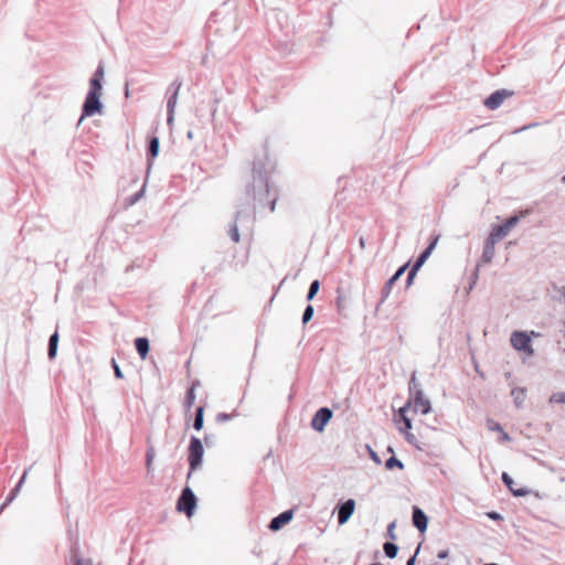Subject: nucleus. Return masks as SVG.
<instances>
[{
  "instance_id": "obj_1",
  "label": "nucleus",
  "mask_w": 565,
  "mask_h": 565,
  "mask_svg": "<svg viewBox=\"0 0 565 565\" xmlns=\"http://www.w3.org/2000/svg\"><path fill=\"white\" fill-rule=\"evenodd\" d=\"M275 164L269 160L267 153L264 158L255 159L252 168V182L246 185V194L258 203L259 206H268L275 211L278 194L270 183V175Z\"/></svg>"
},
{
  "instance_id": "obj_2",
  "label": "nucleus",
  "mask_w": 565,
  "mask_h": 565,
  "mask_svg": "<svg viewBox=\"0 0 565 565\" xmlns=\"http://www.w3.org/2000/svg\"><path fill=\"white\" fill-rule=\"evenodd\" d=\"M405 405H408V408L413 406L414 412H419L422 415L431 412V403L425 397L422 384L416 379V372H413L408 382V399Z\"/></svg>"
},
{
  "instance_id": "obj_3",
  "label": "nucleus",
  "mask_w": 565,
  "mask_h": 565,
  "mask_svg": "<svg viewBox=\"0 0 565 565\" xmlns=\"http://www.w3.org/2000/svg\"><path fill=\"white\" fill-rule=\"evenodd\" d=\"M204 456V447L202 440L196 436H191L189 447H188V462H189V473L188 478H190L192 471L199 469L202 465Z\"/></svg>"
},
{
  "instance_id": "obj_4",
  "label": "nucleus",
  "mask_w": 565,
  "mask_h": 565,
  "mask_svg": "<svg viewBox=\"0 0 565 565\" xmlns=\"http://www.w3.org/2000/svg\"><path fill=\"white\" fill-rule=\"evenodd\" d=\"M102 95L95 93H87L85 100L82 105V115L78 120V125L86 118L92 117L94 115H102L104 105L100 100Z\"/></svg>"
},
{
  "instance_id": "obj_5",
  "label": "nucleus",
  "mask_w": 565,
  "mask_h": 565,
  "mask_svg": "<svg viewBox=\"0 0 565 565\" xmlns=\"http://www.w3.org/2000/svg\"><path fill=\"white\" fill-rule=\"evenodd\" d=\"M196 504L198 499L192 489L190 487L183 488L177 501V510L190 518L194 514Z\"/></svg>"
},
{
  "instance_id": "obj_6",
  "label": "nucleus",
  "mask_w": 565,
  "mask_h": 565,
  "mask_svg": "<svg viewBox=\"0 0 565 565\" xmlns=\"http://www.w3.org/2000/svg\"><path fill=\"white\" fill-rule=\"evenodd\" d=\"M182 79L177 77L167 89V124L171 125L174 118V109L178 103V96L182 86Z\"/></svg>"
},
{
  "instance_id": "obj_7",
  "label": "nucleus",
  "mask_w": 565,
  "mask_h": 565,
  "mask_svg": "<svg viewBox=\"0 0 565 565\" xmlns=\"http://www.w3.org/2000/svg\"><path fill=\"white\" fill-rule=\"evenodd\" d=\"M252 221V210L249 207L236 211L233 223L230 225L228 230L230 237L233 242L238 243L241 239L238 225L244 226L245 224H250Z\"/></svg>"
},
{
  "instance_id": "obj_8",
  "label": "nucleus",
  "mask_w": 565,
  "mask_h": 565,
  "mask_svg": "<svg viewBox=\"0 0 565 565\" xmlns=\"http://www.w3.org/2000/svg\"><path fill=\"white\" fill-rule=\"evenodd\" d=\"M511 345L519 352H524L529 355L534 353L532 348L531 337L525 331H513L510 338Z\"/></svg>"
},
{
  "instance_id": "obj_9",
  "label": "nucleus",
  "mask_w": 565,
  "mask_h": 565,
  "mask_svg": "<svg viewBox=\"0 0 565 565\" xmlns=\"http://www.w3.org/2000/svg\"><path fill=\"white\" fill-rule=\"evenodd\" d=\"M355 505L356 503L354 499H347L337 503L334 513L337 514L339 525H344L349 522L355 511Z\"/></svg>"
},
{
  "instance_id": "obj_10",
  "label": "nucleus",
  "mask_w": 565,
  "mask_h": 565,
  "mask_svg": "<svg viewBox=\"0 0 565 565\" xmlns=\"http://www.w3.org/2000/svg\"><path fill=\"white\" fill-rule=\"evenodd\" d=\"M333 417V411L327 406L320 407L312 416L310 426L313 430L322 433Z\"/></svg>"
},
{
  "instance_id": "obj_11",
  "label": "nucleus",
  "mask_w": 565,
  "mask_h": 565,
  "mask_svg": "<svg viewBox=\"0 0 565 565\" xmlns=\"http://www.w3.org/2000/svg\"><path fill=\"white\" fill-rule=\"evenodd\" d=\"M513 95L512 90L509 89H497L493 93H491L483 102V105L491 110L498 109L505 98Z\"/></svg>"
},
{
  "instance_id": "obj_12",
  "label": "nucleus",
  "mask_w": 565,
  "mask_h": 565,
  "mask_svg": "<svg viewBox=\"0 0 565 565\" xmlns=\"http://www.w3.org/2000/svg\"><path fill=\"white\" fill-rule=\"evenodd\" d=\"M408 267V263L402 265L390 278L388 280L385 282L382 291H381V300L379 302L377 306H380L381 303H383L390 296L391 294V290L393 288V286L396 284L397 280H399V278L404 275V273L406 271Z\"/></svg>"
},
{
  "instance_id": "obj_13",
  "label": "nucleus",
  "mask_w": 565,
  "mask_h": 565,
  "mask_svg": "<svg viewBox=\"0 0 565 565\" xmlns=\"http://www.w3.org/2000/svg\"><path fill=\"white\" fill-rule=\"evenodd\" d=\"M104 75H105V67H104V63L100 61L94 72L93 76L89 79L88 93H95V94L102 95Z\"/></svg>"
},
{
  "instance_id": "obj_14",
  "label": "nucleus",
  "mask_w": 565,
  "mask_h": 565,
  "mask_svg": "<svg viewBox=\"0 0 565 565\" xmlns=\"http://www.w3.org/2000/svg\"><path fill=\"white\" fill-rule=\"evenodd\" d=\"M294 510L292 509H289V510H286L281 513H279L278 515L274 516L269 524H268V529L273 532H277L279 530H281L285 525H287L289 522H291L292 518H294Z\"/></svg>"
},
{
  "instance_id": "obj_15",
  "label": "nucleus",
  "mask_w": 565,
  "mask_h": 565,
  "mask_svg": "<svg viewBox=\"0 0 565 565\" xmlns=\"http://www.w3.org/2000/svg\"><path fill=\"white\" fill-rule=\"evenodd\" d=\"M412 522L413 525L424 534L427 531L428 526V516L427 514L417 505H413L412 508Z\"/></svg>"
},
{
  "instance_id": "obj_16",
  "label": "nucleus",
  "mask_w": 565,
  "mask_h": 565,
  "mask_svg": "<svg viewBox=\"0 0 565 565\" xmlns=\"http://www.w3.org/2000/svg\"><path fill=\"white\" fill-rule=\"evenodd\" d=\"M526 214L527 211L521 212L520 215H512L508 217L502 224L494 225V228L499 231V233L503 235V237H505L510 233V231L518 225L521 217H524Z\"/></svg>"
},
{
  "instance_id": "obj_17",
  "label": "nucleus",
  "mask_w": 565,
  "mask_h": 565,
  "mask_svg": "<svg viewBox=\"0 0 565 565\" xmlns=\"http://www.w3.org/2000/svg\"><path fill=\"white\" fill-rule=\"evenodd\" d=\"M501 480L509 491L516 498L525 497L530 493V490L525 487L514 488V480L508 472H502Z\"/></svg>"
},
{
  "instance_id": "obj_18",
  "label": "nucleus",
  "mask_w": 565,
  "mask_h": 565,
  "mask_svg": "<svg viewBox=\"0 0 565 565\" xmlns=\"http://www.w3.org/2000/svg\"><path fill=\"white\" fill-rule=\"evenodd\" d=\"M160 150V140L157 136H152L149 138L147 146V162L148 167L151 166L153 159H156L159 154Z\"/></svg>"
},
{
  "instance_id": "obj_19",
  "label": "nucleus",
  "mask_w": 565,
  "mask_h": 565,
  "mask_svg": "<svg viewBox=\"0 0 565 565\" xmlns=\"http://www.w3.org/2000/svg\"><path fill=\"white\" fill-rule=\"evenodd\" d=\"M135 348L141 360H145L150 351V342L146 337L135 339Z\"/></svg>"
},
{
  "instance_id": "obj_20",
  "label": "nucleus",
  "mask_w": 565,
  "mask_h": 565,
  "mask_svg": "<svg viewBox=\"0 0 565 565\" xmlns=\"http://www.w3.org/2000/svg\"><path fill=\"white\" fill-rule=\"evenodd\" d=\"M60 334L58 331L55 330L49 338L47 343V358L49 360H54L57 355Z\"/></svg>"
},
{
  "instance_id": "obj_21",
  "label": "nucleus",
  "mask_w": 565,
  "mask_h": 565,
  "mask_svg": "<svg viewBox=\"0 0 565 565\" xmlns=\"http://www.w3.org/2000/svg\"><path fill=\"white\" fill-rule=\"evenodd\" d=\"M487 427L489 430L498 431V434H500L499 441L509 443L512 440L510 435L507 431H504L500 423L494 422L493 419H488Z\"/></svg>"
},
{
  "instance_id": "obj_22",
  "label": "nucleus",
  "mask_w": 565,
  "mask_h": 565,
  "mask_svg": "<svg viewBox=\"0 0 565 565\" xmlns=\"http://www.w3.org/2000/svg\"><path fill=\"white\" fill-rule=\"evenodd\" d=\"M408 411V405H404L398 409V416L401 418V422L403 426H401L398 429L401 433L411 430L413 428L412 420L409 417H407L406 413Z\"/></svg>"
},
{
  "instance_id": "obj_23",
  "label": "nucleus",
  "mask_w": 565,
  "mask_h": 565,
  "mask_svg": "<svg viewBox=\"0 0 565 565\" xmlns=\"http://www.w3.org/2000/svg\"><path fill=\"white\" fill-rule=\"evenodd\" d=\"M495 254V245L484 241L483 250L481 255V262L489 264L492 262Z\"/></svg>"
},
{
  "instance_id": "obj_24",
  "label": "nucleus",
  "mask_w": 565,
  "mask_h": 565,
  "mask_svg": "<svg viewBox=\"0 0 565 565\" xmlns=\"http://www.w3.org/2000/svg\"><path fill=\"white\" fill-rule=\"evenodd\" d=\"M511 396L513 397L515 407L521 408L525 401L526 390L523 387H514L511 391Z\"/></svg>"
},
{
  "instance_id": "obj_25",
  "label": "nucleus",
  "mask_w": 565,
  "mask_h": 565,
  "mask_svg": "<svg viewBox=\"0 0 565 565\" xmlns=\"http://www.w3.org/2000/svg\"><path fill=\"white\" fill-rule=\"evenodd\" d=\"M387 450L394 454V450L391 446L387 448ZM404 467V463L395 455H392L390 458L385 460V468L387 470H393L395 468L403 470Z\"/></svg>"
},
{
  "instance_id": "obj_26",
  "label": "nucleus",
  "mask_w": 565,
  "mask_h": 565,
  "mask_svg": "<svg viewBox=\"0 0 565 565\" xmlns=\"http://www.w3.org/2000/svg\"><path fill=\"white\" fill-rule=\"evenodd\" d=\"M204 426V406L200 405L195 408V415L193 420V428L200 431Z\"/></svg>"
},
{
  "instance_id": "obj_27",
  "label": "nucleus",
  "mask_w": 565,
  "mask_h": 565,
  "mask_svg": "<svg viewBox=\"0 0 565 565\" xmlns=\"http://www.w3.org/2000/svg\"><path fill=\"white\" fill-rule=\"evenodd\" d=\"M72 562H73V565H93L92 559L83 558L79 555V551H78L77 546L72 547Z\"/></svg>"
},
{
  "instance_id": "obj_28",
  "label": "nucleus",
  "mask_w": 565,
  "mask_h": 565,
  "mask_svg": "<svg viewBox=\"0 0 565 565\" xmlns=\"http://www.w3.org/2000/svg\"><path fill=\"white\" fill-rule=\"evenodd\" d=\"M383 551H384L386 557L395 558L398 553V546L393 542H385L383 544Z\"/></svg>"
},
{
  "instance_id": "obj_29",
  "label": "nucleus",
  "mask_w": 565,
  "mask_h": 565,
  "mask_svg": "<svg viewBox=\"0 0 565 565\" xmlns=\"http://www.w3.org/2000/svg\"><path fill=\"white\" fill-rule=\"evenodd\" d=\"M195 392H193V387H189L185 392V397H184V408L185 411H190L195 402Z\"/></svg>"
},
{
  "instance_id": "obj_30",
  "label": "nucleus",
  "mask_w": 565,
  "mask_h": 565,
  "mask_svg": "<svg viewBox=\"0 0 565 565\" xmlns=\"http://www.w3.org/2000/svg\"><path fill=\"white\" fill-rule=\"evenodd\" d=\"M320 289V281L318 279H315L310 282L306 300L311 301L317 296L318 291Z\"/></svg>"
},
{
  "instance_id": "obj_31",
  "label": "nucleus",
  "mask_w": 565,
  "mask_h": 565,
  "mask_svg": "<svg viewBox=\"0 0 565 565\" xmlns=\"http://www.w3.org/2000/svg\"><path fill=\"white\" fill-rule=\"evenodd\" d=\"M430 255H431V252H429L426 248L423 249L420 252V254L417 256V258L413 265L416 266V268H422V266L426 263V260L429 258Z\"/></svg>"
},
{
  "instance_id": "obj_32",
  "label": "nucleus",
  "mask_w": 565,
  "mask_h": 565,
  "mask_svg": "<svg viewBox=\"0 0 565 565\" xmlns=\"http://www.w3.org/2000/svg\"><path fill=\"white\" fill-rule=\"evenodd\" d=\"M32 468V466H30L28 469H25L20 478V480L18 481V483L15 484V487L10 491L12 495L17 497L26 479V476H28V472L29 470Z\"/></svg>"
},
{
  "instance_id": "obj_33",
  "label": "nucleus",
  "mask_w": 565,
  "mask_h": 565,
  "mask_svg": "<svg viewBox=\"0 0 565 565\" xmlns=\"http://www.w3.org/2000/svg\"><path fill=\"white\" fill-rule=\"evenodd\" d=\"M315 308L312 305H307V307L303 310L301 321L303 324H307L313 317Z\"/></svg>"
},
{
  "instance_id": "obj_34",
  "label": "nucleus",
  "mask_w": 565,
  "mask_h": 565,
  "mask_svg": "<svg viewBox=\"0 0 565 565\" xmlns=\"http://www.w3.org/2000/svg\"><path fill=\"white\" fill-rule=\"evenodd\" d=\"M550 404H565V392L553 393L548 398Z\"/></svg>"
},
{
  "instance_id": "obj_35",
  "label": "nucleus",
  "mask_w": 565,
  "mask_h": 565,
  "mask_svg": "<svg viewBox=\"0 0 565 565\" xmlns=\"http://www.w3.org/2000/svg\"><path fill=\"white\" fill-rule=\"evenodd\" d=\"M502 238H504L503 235H501L493 226L486 241L495 245Z\"/></svg>"
},
{
  "instance_id": "obj_36",
  "label": "nucleus",
  "mask_w": 565,
  "mask_h": 565,
  "mask_svg": "<svg viewBox=\"0 0 565 565\" xmlns=\"http://www.w3.org/2000/svg\"><path fill=\"white\" fill-rule=\"evenodd\" d=\"M420 268H416V266L412 265L411 269L408 270L407 277H406V286L409 287L413 284L414 278L417 275V271Z\"/></svg>"
},
{
  "instance_id": "obj_37",
  "label": "nucleus",
  "mask_w": 565,
  "mask_h": 565,
  "mask_svg": "<svg viewBox=\"0 0 565 565\" xmlns=\"http://www.w3.org/2000/svg\"><path fill=\"white\" fill-rule=\"evenodd\" d=\"M110 364L114 370L115 377L119 379V380L124 379V373H122L120 366L118 365L117 361L114 358L111 359Z\"/></svg>"
},
{
  "instance_id": "obj_38",
  "label": "nucleus",
  "mask_w": 565,
  "mask_h": 565,
  "mask_svg": "<svg viewBox=\"0 0 565 565\" xmlns=\"http://www.w3.org/2000/svg\"><path fill=\"white\" fill-rule=\"evenodd\" d=\"M153 458H154V448L149 447L146 451V466H147L148 470H150V468H151Z\"/></svg>"
},
{
  "instance_id": "obj_39",
  "label": "nucleus",
  "mask_w": 565,
  "mask_h": 565,
  "mask_svg": "<svg viewBox=\"0 0 565 565\" xmlns=\"http://www.w3.org/2000/svg\"><path fill=\"white\" fill-rule=\"evenodd\" d=\"M439 237H440L439 234H431L429 244L425 248L433 253V250L435 249V247L439 241Z\"/></svg>"
},
{
  "instance_id": "obj_40",
  "label": "nucleus",
  "mask_w": 565,
  "mask_h": 565,
  "mask_svg": "<svg viewBox=\"0 0 565 565\" xmlns=\"http://www.w3.org/2000/svg\"><path fill=\"white\" fill-rule=\"evenodd\" d=\"M233 418V414L218 413L215 417L216 423L222 424Z\"/></svg>"
},
{
  "instance_id": "obj_41",
  "label": "nucleus",
  "mask_w": 565,
  "mask_h": 565,
  "mask_svg": "<svg viewBox=\"0 0 565 565\" xmlns=\"http://www.w3.org/2000/svg\"><path fill=\"white\" fill-rule=\"evenodd\" d=\"M395 527H396V521H393L387 525L386 534H387V537L391 540H396Z\"/></svg>"
},
{
  "instance_id": "obj_42",
  "label": "nucleus",
  "mask_w": 565,
  "mask_h": 565,
  "mask_svg": "<svg viewBox=\"0 0 565 565\" xmlns=\"http://www.w3.org/2000/svg\"><path fill=\"white\" fill-rule=\"evenodd\" d=\"M367 448V451H369V455H370V458L376 463V465H381L382 460L379 456V454L373 450L370 446H366Z\"/></svg>"
},
{
  "instance_id": "obj_43",
  "label": "nucleus",
  "mask_w": 565,
  "mask_h": 565,
  "mask_svg": "<svg viewBox=\"0 0 565 565\" xmlns=\"http://www.w3.org/2000/svg\"><path fill=\"white\" fill-rule=\"evenodd\" d=\"M345 298L341 295H338L337 297V308H338V311L341 313L345 310Z\"/></svg>"
},
{
  "instance_id": "obj_44",
  "label": "nucleus",
  "mask_w": 565,
  "mask_h": 565,
  "mask_svg": "<svg viewBox=\"0 0 565 565\" xmlns=\"http://www.w3.org/2000/svg\"><path fill=\"white\" fill-rule=\"evenodd\" d=\"M216 441V436L215 435H212V434H206L204 436V443L206 445V447H212Z\"/></svg>"
},
{
  "instance_id": "obj_45",
  "label": "nucleus",
  "mask_w": 565,
  "mask_h": 565,
  "mask_svg": "<svg viewBox=\"0 0 565 565\" xmlns=\"http://www.w3.org/2000/svg\"><path fill=\"white\" fill-rule=\"evenodd\" d=\"M145 189H140L138 192H136L134 195L129 198V203L135 204L137 201L140 200V198L143 195Z\"/></svg>"
},
{
  "instance_id": "obj_46",
  "label": "nucleus",
  "mask_w": 565,
  "mask_h": 565,
  "mask_svg": "<svg viewBox=\"0 0 565 565\" xmlns=\"http://www.w3.org/2000/svg\"><path fill=\"white\" fill-rule=\"evenodd\" d=\"M420 546H422V544L419 543L418 546L416 547L415 553L407 559L406 565H415L416 564V557L419 553Z\"/></svg>"
},
{
  "instance_id": "obj_47",
  "label": "nucleus",
  "mask_w": 565,
  "mask_h": 565,
  "mask_svg": "<svg viewBox=\"0 0 565 565\" xmlns=\"http://www.w3.org/2000/svg\"><path fill=\"white\" fill-rule=\"evenodd\" d=\"M405 434V439L407 440V443L412 444V445H415L416 443V437L409 433V430H406V431H403Z\"/></svg>"
},
{
  "instance_id": "obj_48",
  "label": "nucleus",
  "mask_w": 565,
  "mask_h": 565,
  "mask_svg": "<svg viewBox=\"0 0 565 565\" xmlns=\"http://www.w3.org/2000/svg\"><path fill=\"white\" fill-rule=\"evenodd\" d=\"M448 556H449V551L448 550H441L437 554V557L439 559H446Z\"/></svg>"
},
{
  "instance_id": "obj_49",
  "label": "nucleus",
  "mask_w": 565,
  "mask_h": 565,
  "mask_svg": "<svg viewBox=\"0 0 565 565\" xmlns=\"http://www.w3.org/2000/svg\"><path fill=\"white\" fill-rule=\"evenodd\" d=\"M488 516L491 519V520H501L502 516L500 513L495 512V511H491L488 513Z\"/></svg>"
},
{
  "instance_id": "obj_50",
  "label": "nucleus",
  "mask_w": 565,
  "mask_h": 565,
  "mask_svg": "<svg viewBox=\"0 0 565 565\" xmlns=\"http://www.w3.org/2000/svg\"><path fill=\"white\" fill-rule=\"evenodd\" d=\"M14 499H15V497L12 495L11 492H9V494L6 497V500L2 504L4 507H8Z\"/></svg>"
},
{
  "instance_id": "obj_51",
  "label": "nucleus",
  "mask_w": 565,
  "mask_h": 565,
  "mask_svg": "<svg viewBox=\"0 0 565 565\" xmlns=\"http://www.w3.org/2000/svg\"><path fill=\"white\" fill-rule=\"evenodd\" d=\"M555 290L557 291V294L559 295V297L564 298V300H565V286H562V287H555Z\"/></svg>"
},
{
  "instance_id": "obj_52",
  "label": "nucleus",
  "mask_w": 565,
  "mask_h": 565,
  "mask_svg": "<svg viewBox=\"0 0 565 565\" xmlns=\"http://www.w3.org/2000/svg\"><path fill=\"white\" fill-rule=\"evenodd\" d=\"M201 385L200 380H194L190 387H193V392H195V388Z\"/></svg>"
},
{
  "instance_id": "obj_53",
  "label": "nucleus",
  "mask_w": 565,
  "mask_h": 565,
  "mask_svg": "<svg viewBox=\"0 0 565 565\" xmlns=\"http://www.w3.org/2000/svg\"><path fill=\"white\" fill-rule=\"evenodd\" d=\"M359 244H360L361 248H364V246H365V239H364V237H362V236L360 237V239H359Z\"/></svg>"
},
{
  "instance_id": "obj_54",
  "label": "nucleus",
  "mask_w": 565,
  "mask_h": 565,
  "mask_svg": "<svg viewBox=\"0 0 565 565\" xmlns=\"http://www.w3.org/2000/svg\"><path fill=\"white\" fill-rule=\"evenodd\" d=\"M125 96H126L127 98L129 97L128 84H126V86H125Z\"/></svg>"
},
{
  "instance_id": "obj_55",
  "label": "nucleus",
  "mask_w": 565,
  "mask_h": 565,
  "mask_svg": "<svg viewBox=\"0 0 565 565\" xmlns=\"http://www.w3.org/2000/svg\"><path fill=\"white\" fill-rule=\"evenodd\" d=\"M483 565H499V564H497V563H486Z\"/></svg>"
},
{
  "instance_id": "obj_56",
  "label": "nucleus",
  "mask_w": 565,
  "mask_h": 565,
  "mask_svg": "<svg viewBox=\"0 0 565 565\" xmlns=\"http://www.w3.org/2000/svg\"><path fill=\"white\" fill-rule=\"evenodd\" d=\"M370 565H382V564H381V563H379V562H375V563H372V564H370Z\"/></svg>"
},
{
  "instance_id": "obj_57",
  "label": "nucleus",
  "mask_w": 565,
  "mask_h": 565,
  "mask_svg": "<svg viewBox=\"0 0 565 565\" xmlns=\"http://www.w3.org/2000/svg\"><path fill=\"white\" fill-rule=\"evenodd\" d=\"M188 137L192 138V132L191 131L188 132Z\"/></svg>"
},
{
  "instance_id": "obj_58",
  "label": "nucleus",
  "mask_w": 565,
  "mask_h": 565,
  "mask_svg": "<svg viewBox=\"0 0 565 565\" xmlns=\"http://www.w3.org/2000/svg\"><path fill=\"white\" fill-rule=\"evenodd\" d=\"M562 183H565V174L562 177Z\"/></svg>"
}]
</instances>
